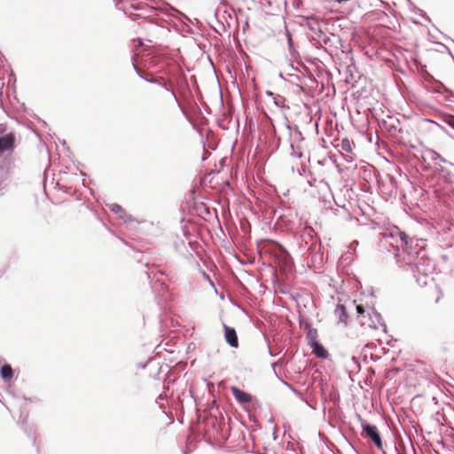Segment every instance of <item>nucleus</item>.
Returning a JSON list of instances; mask_svg holds the SVG:
<instances>
[{
    "instance_id": "f257e3e1",
    "label": "nucleus",
    "mask_w": 454,
    "mask_h": 454,
    "mask_svg": "<svg viewBox=\"0 0 454 454\" xmlns=\"http://www.w3.org/2000/svg\"><path fill=\"white\" fill-rule=\"evenodd\" d=\"M415 241L397 226H391L382 233L381 244L389 252L393 253L395 262L399 266L411 264L414 262L415 255L418 254Z\"/></svg>"
},
{
    "instance_id": "f03ea898",
    "label": "nucleus",
    "mask_w": 454,
    "mask_h": 454,
    "mask_svg": "<svg viewBox=\"0 0 454 454\" xmlns=\"http://www.w3.org/2000/svg\"><path fill=\"white\" fill-rule=\"evenodd\" d=\"M114 3L117 9L131 17L133 20L145 19L153 12V7L137 0H114Z\"/></svg>"
},
{
    "instance_id": "7ed1b4c3",
    "label": "nucleus",
    "mask_w": 454,
    "mask_h": 454,
    "mask_svg": "<svg viewBox=\"0 0 454 454\" xmlns=\"http://www.w3.org/2000/svg\"><path fill=\"white\" fill-rule=\"evenodd\" d=\"M419 249L418 248V254L415 255L414 262L411 264H405L402 262L403 266H408L413 273L430 275L434 268V262L427 258L425 254L419 255Z\"/></svg>"
},
{
    "instance_id": "20e7f679",
    "label": "nucleus",
    "mask_w": 454,
    "mask_h": 454,
    "mask_svg": "<svg viewBox=\"0 0 454 454\" xmlns=\"http://www.w3.org/2000/svg\"><path fill=\"white\" fill-rule=\"evenodd\" d=\"M421 159L423 161H427V160L433 161L434 164L436 166V168L444 176H445V172H446L445 168L440 165L439 161L442 162V163L449 164L453 168L452 171H454V164L448 161L446 159H444L442 156H441L438 153H436L433 149H429V148L425 149L422 152Z\"/></svg>"
},
{
    "instance_id": "39448f33",
    "label": "nucleus",
    "mask_w": 454,
    "mask_h": 454,
    "mask_svg": "<svg viewBox=\"0 0 454 454\" xmlns=\"http://www.w3.org/2000/svg\"><path fill=\"white\" fill-rule=\"evenodd\" d=\"M317 242L314 230L309 226H305L300 234V248L303 251H309L314 248Z\"/></svg>"
},
{
    "instance_id": "423d86ee",
    "label": "nucleus",
    "mask_w": 454,
    "mask_h": 454,
    "mask_svg": "<svg viewBox=\"0 0 454 454\" xmlns=\"http://www.w3.org/2000/svg\"><path fill=\"white\" fill-rule=\"evenodd\" d=\"M400 126V121L397 118L389 117L387 120L380 121V127L386 131L389 137L394 138H401L403 133Z\"/></svg>"
},
{
    "instance_id": "0eeeda50",
    "label": "nucleus",
    "mask_w": 454,
    "mask_h": 454,
    "mask_svg": "<svg viewBox=\"0 0 454 454\" xmlns=\"http://www.w3.org/2000/svg\"><path fill=\"white\" fill-rule=\"evenodd\" d=\"M362 428H363V435L373 442V443L376 445V447L382 450L383 449V443L381 440L380 434L376 426L371 425L366 422H362Z\"/></svg>"
},
{
    "instance_id": "6e6552de",
    "label": "nucleus",
    "mask_w": 454,
    "mask_h": 454,
    "mask_svg": "<svg viewBox=\"0 0 454 454\" xmlns=\"http://www.w3.org/2000/svg\"><path fill=\"white\" fill-rule=\"evenodd\" d=\"M286 128L289 130L290 145H301L304 138L298 126H291L287 122Z\"/></svg>"
},
{
    "instance_id": "1a4fd4ad",
    "label": "nucleus",
    "mask_w": 454,
    "mask_h": 454,
    "mask_svg": "<svg viewBox=\"0 0 454 454\" xmlns=\"http://www.w3.org/2000/svg\"><path fill=\"white\" fill-rule=\"evenodd\" d=\"M15 136L9 133L0 137V153L12 150L14 147Z\"/></svg>"
},
{
    "instance_id": "9d476101",
    "label": "nucleus",
    "mask_w": 454,
    "mask_h": 454,
    "mask_svg": "<svg viewBox=\"0 0 454 454\" xmlns=\"http://www.w3.org/2000/svg\"><path fill=\"white\" fill-rule=\"evenodd\" d=\"M224 328V337L226 342L232 348H237L239 345L237 333L234 328L229 327L226 325H223Z\"/></svg>"
},
{
    "instance_id": "9b49d317",
    "label": "nucleus",
    "mask_w": 454,
    "mask_h": 454,
    "mask_svg": "<svg viewBox=\"0 0 454 454\" xmlns=\"http://www.w3.org/2000/svg\"><path fill=\"white\" fill-rule=\"evenodd\" d=\"M334 316L338 319V324H343L344 325H348V315L345 305L340 303L337 304L334 309Z\"/></svg>"
},
{
    "instance_id": "f8f14e48",
    "label": "nucleus",
    "mask_w": 454,
    "mask_h": 454,
    "mask_svg": "<svg viewBox=\"0 0 454 454\" xmlns=\"http://www.w3.org/2000/svg\"><path fill=\"white\" fill-rule=\"evenodd\" d=\"M231 393H232L233 396L235 397V399L239 403H242V404L248 403L252 400V396L249 394L240 390L237 387H231Z\"/></svg>"
},
{
    "instance_id": "ddd939ff",
    "label": "nucleus",
    "mask_w": 454,
    "mask_h": 454,
    "mask_svg": "<svg viewBox=\"0 0 454 454\" xmlns=\"http://www.w3.org/2000/svg\"><path fill=\"white\" fill-rule=\"evenodd\" d=\"M310 348H312V352L314 355L322 359H326L329 356L328 351L324 348V346L318 341H313L311 343Z\"/></svg>"
},
{
    "instance_id": "4468645a",
    "label": "nucleus",
    "mask_w": 454,
    "mask_h": 454,
    "mask_svg": "<svg viewBox=\"0 0 454 454\" xmlns=\"http://www.w3.org/2000/svg\"><path fill=\"white\" fill-rule=\"evenodd\" d=\"M133 67L136 71V73L137 74V75L139 77H141L142 79L145 80L146 82H150V83H157L159 84L160 86H161L164 90H166L167 88H168V82L165 81L164 78L162 77H159L157 79H147L146 77H145L141 72H140V69L133 63Z\"/></svg>"
},
{
    "instance_id": "2eb2a0df",
    "label": "nucleus",
    "mask_w": 454,
    "mask_h": 454,
    "mask_svg": "<svg viewBox=\"0 0 454 454\" xmlns=\"http://www.w3.org/2000/svg\"><path fill=\"white\" fill-rule=\"evenodd\" d=\"M368 316L371 321V323L368 324L370 327L378 328V325H385L384 323L382 322L381 316L373 309H372V311L368 313Z\"/></svg>"
},
{
    "instance_id": "dca6fc26",
    "label": "nucleus",
    "mask_w": 454,
    "mask_h": 454,
    "mask_svg": "<svg viewBox=\"0 0 454 454\" xmlns=\"http://www.w3.org/2000/svg\"><path fill=\"white\" fill-rule=\"evenodd\" d=\"M109 208L112 212L118 215L120 218L127 221L128 219H130V216H128L125 210L118 204L112 203L109 205Z\"/></svg>"
},
{
    "instance_id": "f3484780",
    "label": "nucleus",
    "mask_w": 454,
    "mask_h": 454,
    "mask_svg": "<svg viewBox=\"0 0 454 454\" xmlns=\"http://www.w3.org/2000/svg\"><path fill=\"white\" fill-rule=\"evenodd\" d=\"M0 375L4 381H9L12 379L13 371L10 364H4L0 369Z\"/></svg>"
},
{
    "instance_id": "a211bd4d",
    "label": "nucleus",
    "mask_w": 454,
    "mask_h": 454,
    "mask_svg": "<svg viewBox=\"0 0 454 454\" xmlns=\"http://www.w3.org/2000/svg\"><path fill=\"white\" fill-rule=\"evenodd\" d=\"M414 277L417 278V282L420 286H426L429 282L433 281V278L430 275L414 273Z\"/></svg>"
},
{
    "instance_id": "6ab92c4d",
    "label": "nucleus",
    "mask_w": 454,
    "mask_h": 454,
    "mask_svg": "<svg viewBox=\"0 0 454 454\" xmlns=\"http://www.w3.org/2000/svg\"><path fill=\"white\" fill-rule=\"evenodd\" d=\"M338 146H340L341 150L347 153H351L354 147V143L347 138H344L340 141Z\"/></svg>"
},
{
    "instance_id": "aec40b11",
    "label": "nucleus",
    "mask_w": 454,
    "mask_h": 454,
    "mask_svg": "<svg viewBox=\"0 0 454 454\" xmlns=\"http://www.w3.org/2000/svg\"><path fill=\"white\" fill-rule=\"evenodd\" d=\"M291 148V155L295 158L302 157V148L301 145H290Z\"/></svg>"
},
{
    "instance_id": "412c9836",
    "label": "nucleus",
    "mask_w": 454,
    "mask_h": 454,
    "mask_svg": "<svg viewBox=\"0 0 454 454\" xmlns=\"http://www.w3.org/2000/svg\"><path fill=\"white\" fill-rule=\"evenodd\" d=\"M317 331L316 329L309 327V331L307 333V340H308L309 345L310 346L311 343H313V341H317Z\"/></svg>"
},
{
    "instance_id": "4be33fe9",
    "label": "nucleus",
    "mask_w": 454,
    "mask_h": 454,
    "mask_svg": "<svg viewBox=\"0 0 454 454\" xmlns=\"http://www.w3.org/2000/svg\"><path fill=\"white\" fill-rule=\"evenodd\" d=\"M273 99H274V104L278 106V107H280V108H285L286 107V98L280 95H275L273 97Z\"/></svg>"
},
{
    "instance_id": "5701e85b",
    "label": "nucleus",
    "mask_w": 454,
    "mask_h": 454,
    "mask_svg": "<svg viewBox=\"0 0 454 454\" xmlns=\"http://www.w3.org/2000/svg\"><path fill=\"white\" fill-rule=\"evenodd\" d=\"M165 90H167L168 92L170 93V98H172L173 100L179 106V100H178V98L176 97V94L174 89L171 88V87H168Z\"/></svg>"
},
{
    "instance_id": "b1692460",
    "label": "nucleus",
    "mask_w": 454,
    "mask_h": 454,
    "mask_svg": "<svg viewBox=\"0 0 454 454\" xmlns=\"http://www.w3.org/2000/svg\"><path fill=\"white\" fill-rule=\"evenodd\" d=\"M356 313L358 314V317H362L363 318L364 317V312H365V309L363 307V305H356Z\"/></svg>"
},
{
    "instance_id": "393cba45",
    "label": "nucleus",
    "mask_w": 454,
    "mask_h": 454,
    "mask_svg": "<svg viewBox=\"0 0 454 454\" xmlns=\"http://www.w3.org/2000/svg\"><path fill=\"white\" fill-rule=\"evenodd\" d=\"M156 284H159L160 286H163L165 285V281L162 278H157L155 279L154 285L153 286V288H156Z\"/></svg>"
},
{
    "instance_id": "a878e982",
    "label": "nucleus",
    "mask_w": 454,
    "mask_h": 454,
    "mask_svg": "<svg viewBox=\"0 0 454 454\" xmlns=\"http://www.w3.org/2000/svg\"><path fill=\"white\" fill-rule=\"evenodd\" d=\"M171 10L173 12H175L177 15H178V19L182 20V19H185V20H188V18L182 12H178L177 10L174 9V8H171Z\"/></svg>"
},
{
    "instance_id": "bb28decb",
    "label": "nucleus",
    "mask_w": 454,
    "mask_h": 454,
    "mask_svg": "<svg viewBox=\"0 0 454 454\" xmlns=\"http://www.w3.org/2000/svg\"><path fill=\"white\" fill-rule=\"evenodd\" d=\"M448 177L446 176V179L448 180V182L450 183H453L454 182V176H450L448 174Z\"/></svg>"
},
{
    "instance_id": "cd10ccee",
    "label": "nucleus",
    "mask_w": 454,
    "mask_h": 454,
    "mask_svg": "<svg viewBox=\"0 0 454 454\" xmlns=\"http://www.w3.org/2000/svg\"><path fill=\"white\" fill-rule=\"evenodd\" d=\"M287 37H288V44L291 47L292 46L291 35H288Z\"/></svg>"
},
{
    "instance_id": "c85d7f7f",
    "label": "nucleus",
    "mask_w": 454,
    "mask_h": 454,
    "mask_svg": "<svg viewBox=\"0 0 454 454\" xmlns=\"http://www.w3.org/2000/svg\"><path fill=\"white\" fill-rule=\"evenodd\" d=\"M268 349H269V354L271 356H274L275 355L272 353L271 351V348L270 346H268Z\"/></svg>"
},
{
    "instance_id": "c756f323",
    "label": "nucleus",
    "mask_w": 454,
    "mask_h": 454,
    "mask_svg": "<svg viewBox=\"0 0 454 454\" xmlns=\"http://www.w3.org/2000/svg\"><path fill=\"white\" fill-rule=\"evenodd\" d=\"M449 125L454 129V121H450Z\"/></svg>"
},
{
    "instance_id": "7c9ffc66",
    "label": "nucleus",
    "mask_w": 454,
    "mask_h": 454,
    "mask_svg": "<svg viewBox=\"0 0 454 454\" xmlns=\"http://www.w3.org/2000/svg\"><path fill=\"white\" fill-rule=\"evenodd\" d=\"M219 1H220L221 4H223V5L226 4V1L225 0H219Z\"/></svg>"
},
{
    "instance_id": "2f4dec72",
    "label": "nucleus",
    "mask_w": 454,
    "mask_h": 454,
    "mask_svg": "<svg viewBox=\"0 0 454 454\" xmlns=\"http://www.w3.org/2000/svg\"><path fill=\"white\" fill-rule=\"evenodd\" d=\"M4 130V129L2 128V126L0 125V134L3 133Z\"/></svg>"
},
{
    "instance_id": "473e14b6",
    "label": "nucleus",
    "mask_w": 454,
    "mask_h": 454,
    "mask_svg": "<svg viewBox=\"0 0 454 454\" xmlns=\"http://www.w3.org/2000/svg\"><path fill=\"white\" fill-rule=\"evenodd\" d=\"M268 95H270V96H274V94L272 92H267Z\"/></svg>"
},
{
    "instance_id": "72a5a7b5",
    "label": "nucleus",
    "mask_w": 454,
    "mask_h": 454,
    "mask_svg": "<svg viewBox=\"0 0 454 454\" xmlns=\"http://www.w3.org/2000/svg\"><path fill=\"white\" fill-rule=\"evenodd\" d=\"M361 324L365 325V322L363 319H361Z\"/></svg>"
},
{
    "instance_id": "f704fd0d",
    "label": "nucleus",
    "mask_w": 454,
    "mask_h": 454,
    "mask_svg": "<svg viewBox=\"0 0 454 454\" xmlns=\"http://www.w3.org/2000/svg\"><path fill=\"white\" fill-rule=\"evenodd\" d=\"M381 451H382V453H383V454H387V453H386V451H384V450H383V449H382V450H381Z\"/></svg>"
},
{
    "instance_id": "c9c22d12",
    "label": "nucleus",
    "mask_w": 454,
    "mask_h": 454,
    "mask_svg": "<svg viewBox=\"0 0 454 454\" xmlns=\"http://www.w3.org/2000/svg\"><path fill=\"white\" fill-rule=\"evenodd\" d=\"M2 189V184L0 183V190Z\"/></svg>"
}]
</instances>
